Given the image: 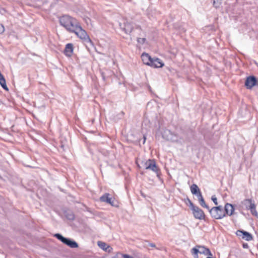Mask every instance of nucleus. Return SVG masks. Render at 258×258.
Instances as JSON below:
<instances>
[{
    "label": "nucleus",
    "instance_id": "1",
    "mask_svg": "<svg viewBox=\"0 0 258 258\" xmlns=\"http://www.w3.org/2000/svg\"><path fill=\"white\" fill-rule=\"evenodd\" d=\"M59 21L60 25L70 32L74 31V29L79 23L76 18L67 15L60 17Z\"/></svg>",
    "mask_w": 258,
    "mask_h": 258
},
{
    "label": "nucleus",
    "instance_id": "2",
    "mask_svg": "<svg viewBox=\"0 0 258 258\" xmlns=\"http://www.w3.org/2000/svg\"><path fill=\"white\" fill-rule=\"evenodd\" d=\"M74 31H72L71 33H74L79 38L83 40L84 42L92 44V41L90 39L86 31L81 26L80 23H79L77 25V26L74 29Z\"/></svg>",
    "mask_w": 258,
    "mask_h": 258
},
{
    "label": "nucleus",
    "instance_id": "3",
    "mask_svg": "<svg viewBox=\"0 0 258 258\" xmlns=\"http://www.w3.org/2000/svg\"><path fill=\"white\" fill-rule=\"evenodd\" d=\"M208 210L211 217L215 219H221L225 217L224 209L222 206L214 207Z\"/></svg>",
    "mask_w": 258,
    "mask_h": 258
},
{
    "label": "nucleus",
    "instance_id": "4",
    "mask_svg": "<svg viewBox=\"0 0 258 258\" xmlns=\"http://www.w3.org/2000/svg\"><path fill=\"white\" fill-rule=\"evenodd\" d=\"M191 253L194 255L195 258H198V253H200V254H203L205 255H212V252L208 248H207L204 246L199 245H196L195 247L192 248Z\"/></svg>",
    "mask_w": 258,
    "mask_h": 258
},
{
    "label": "nucleus",
    "instance_id": "5",
    "mask_svg": "<svg viewBox=\"0 0 258 258\" xmlns=\"http://www.w3.org/2000/svg\"><path fill=\"white\" fill-rule=\"evenodd\" d=\"M54 237L71 248H77L79 246L76 241L72 239L64 237L59 233L55 234Z\"/></svg>",
    "mask_w": 258,
    "mask_h": 258
},
{
    "label": "nucleus",
    "instance_id": "6",
    "mask_svg": "<svg viewBox=\"0 0 258 258\" xmlns=\"http://www.w3.org/2000/svg\"><path fill=\"white\" fill-rule=\"evenodd\" d=\"M162 137L167 141L173 142H178L179 141V137L177 135L168 129H166L163 131Z\"/></svg>",
    "mask_w": 258,
    "mask_h": 258
},
{
    "label": "nucleus",
    "instance_id": "7",
    "mask_svg": "<svg viewBox=\"0 0 258 258\" xmlns=\"http://www.w3.org/2000/svg\"><path fill=\"white\" fill-rule=\"evenodd\" d=\"M191 210L195 218L200 220H205V214L204 211L199 207L196 206Z\"/></svg>",
    "mask_w": 258,
    "mask_h": 258
},
{
    "label": "nucleus",
    "instance_id": "8",
    "mask_svg": "<svg viewBox=\"0 0 258 258\" xmlns=\"http://www.w3.org/2000/svg\"><path fill=\"white\" fill-rule=\"evenodd\" d=\"M146 169H150L157 174L158 176V172L159 171V168L156 165V164L154 160L149 159L145 164Z\"/></svg>",
    "mask_w": 258,
    "mask_h": 258
},
{
    "label": "nucleus",
    "instance_id": "9",
    "mask_svg": "<svg viewBox=\"0 0 258 258\" xmlns=\"http://www.w3.org/2000/svg\"><path fill=\"white\" fill-rule=\"evenodd\" d=\"M109 196L110 195L108 193H105L100 198V200L101 202L106 203L112 206H116L115 204V199Z\"/></svg>",
    "mask_w": 258,
    "mask_h": 258
},
{
    "label": "nucleus",
    "instance_id": "10",
    "mask_svg": "<svg viewBox=\"0 0 258 258\" xmlns=\"http://www.w3.org/2000/svg\"><path fill=\"white\" fill-rule=\"evenodd\" d=\"M236 234L238 236L241 237L246 241H250L252 239V235L247 231L238 230L236 231Z\"/></svg>",
    "mask_w": 258,
    "mask_h": 258
},
{
    "label": "nucleus",
    "instance_id": "11",
    "mask_svg": "<svg viewBox=\"0 0 258 258\" xmlns=\"http://www.w3.org/2000/svg\"><path fill=\"white\" fill-rule=\"evenodd\" d=\"M256 77L253 76H250L247 77L245 82V86L247 89H251L256 85Z\"/></svg>",
    "mask_w": 258,
    "mask_h": 258
},
{
    "label": "nucleus",
    "instance_id": "12",
    "mask_svg": "<svg viewBox=\"0 0 258 258\" xmlns=\"http://www.w3.org/2000/svg\"><path fill=\"white\" fill-rule=\"evenodd\" d=\"M163 66L164 63L160 59L157 57H153L149 66L154 68H162Z\"/></svg>",
    "mask_w": 258,
    "mask_h": 258
},
{
    "label": "nucleus",
    "instance_id": "13",
    "mask_svg": "<svg viewBox=\"0 0 258 258\" xmlns=\"http://www.w3.org/2000/svg\"><path fill=\"white\" fill-rule=\"evenodd\" d=\"M120 26L126 34L131 33L134 28L133 24L127 22L124 23L123 26L120 24Z\"/></svg>",
    "mask_w": 258,
    "mask_h": 258
},
{
    "label": "nucleus",
    "instance_id": "14",
    "mask_svg": "<svg viewBox=\"0 0 258 258\" xmlns=\"http://www.w3.org/2000/svg\"><path fill=\"white\" fill-rule=\"evenodd\" d=\"M224 211L225 215L231 216L233 214L234 208L232 204L226 203L225 205Z\"/></svg>",
    "mask_w": 258,
    "mask_h": 258
},
{
    "label": "nucleus",
    "instance_id": "15",
    "mask_svg": "<svg viewBox=\"0 0 258 258\" xmlns=\"http://www.w3.org/2000/svg\"><path fill=\"white\" fill-rule=\"evenodd\" d=\"M73 45L72 43H68L64 50V54L68 57L72 56L73 52Z\"/></svg>",
    "mask_w": 258,
    "mask_h": 258
},
{
    "label": "nucleus",
    "instance_id": "16",
    "mask_svg": "<svg viewBox=\"0 0 258 258\" xmlns=\"http://www.w3.org/2000/svg\"><path fill=\"white\" fill-rule=\"evenodd\" d=\"M141 57L143 63L149 66L153 57H151L148 53L145 52L143 53Z\"/></svg>",
    "mask_w": 258,
    "mask_h": 258
},
{
    "label": "nucleus",
    "instance_id": "17",
    "mask_svg": "<svg viewBox=\"0 0 258 258\" xmlns=\"http://www.w3.org/2000/svg\"><path fill=\"white\" fill-rule=\"evenodd\" d=\"M241 203L247 210L249 209L252 204H254V201L251 199H245L241 202Z\"/></svg>",
    "mask_w": 258,
    "mask_h": 258
},
{
    "label": "nucleus",
    "instance_id": "18",
    "mask_svg": "<svg viewBox=\"0 0 258 258\" xmlns=\"http://www.w3.org/2000/svg\"><path fill=\"white\" fill-rule=\"evenodd\" d=\"M64 214L66 218L69 220L72 221L75 218V215L72 211H65Z\"/></svg>",
    "mask_w": 258,
    "mask_h": 258
},
{
    "label": "nucleus",
    "instance_id": "19",
    "mask_svg": "<svg viewBox=\"0 0 258 258\" xmlns=\"http://www.w3.org/2000/svg\"><path fill=\"white\" fill-rule=\"evenodd\" d=\"M97 244L100 248L106 251H107V249L110 247L106 243L102 241H98Z\"/></svg>",
    "mask_w": 258,
    "mask_h": 258
},
{
    "label": "nucleus",
    "instance_id": "20",
    "mask_svg": "<svg viewBox=\"0 0 258 258\" xmlns=\"http://www.w3.org/2000/svg\"><path fill=\"white\" fill-rule=\"evenodd\" d=\"M190 188L191 194L194 195L197 194L200 191L199 187L196 184H192Z\"/></svg>",
    "mask_w": 258,
    "mask_h": 258
},
{
    "label": "nucleus",
    "instance_id": "21",
    "mask_svg": "<svg viewBox=\"0 0 258 258\" xmlns=\"http://www.w3.org/2000/svg\"><path fill=\"white\" fill-rule=\"evenodd\" d=\"M0 85H1L2 87L5 90L8 91L9 89L7 86L6 80L4 78V77H2L0 79Z\"/></svg>",
    "mask_w": 258,
    "mask_h": 258
},
{
    "label": "nucleus",
    "instance_id": "22",
    "mask_svg": "<svg viewBox=\"0 0 258 258\" xmlns=\"http://www.w3.org/2000/svg\"><path fill=\"white\" fill-rule=\"evenodd\" d=\"M248 210L250 211V212L252 215L255 217H258V213L256 210V207L254 204H252Z\"/></svg>",
    "mask_w": 258,
    "mask_h": 258
},
{
    "label": "nucleus",
    "instance_id": "23",
    "mask_svg": "<svg viewBox=\"0 0 258 258\" xmlns=\"http://www.w3.org/2000/svg\"><path fill=\"white\" fill-rule=\"evenodd\" d=\"M199 203H200V205H201L202 207H204V208H206V209H208V210H209L210 208H209V206H208L206 204V203H205V200H204V198H202V199H200V200H199Z\"/></svg>",
    "mask_w": 258,
    "mask_h": 258
},
{
    "label": "nucleus",
    "instance_id": "24",
    "mask_svg": "<svg viewBox=\"0 0 258 258\" xmlns=\"http://www.w3.org/2000/svg\"><path fill=\"white\" fill-rule=\"evenodd\" d=\"M211 1L214 7L216 8L219 7L221 4L220 0H211Z\"/></svg>",
    "mask_w": 258,
    "mask_h": 258
},
{
    "label": "nucleus",
    "instance_id": "25",
    "mask_svg": "<svg viewBox=\"0 0 258 258\" xmlns=\"http://www.w3.org/2000/svg\"><path fill=\"white\" fill-rule=\"evenodd\" d=\"M187 201L188 203H186V204L188 205L190 210H192L194 208H195L196 206L192 203V202L188 198H187Z\"/></svg>",
    "mask_w": 258,
    "mask_h": 258
},
{
    "label": "nucleus",
    "instance_id": "26",
    "mask_svg": "<svg viewBox=\"0 0 258 258\" xmlns=\"http://www.w3.org/2000/svg\"><path fill=\"white\" fill-rule=\"evenodd\" d=\"M146 40V39L145 38H138L137 39L138 42L141 44H143L145 42Z\"/></svg>",
    "mask_w": 258,
    "mask_h": 258
},
{
    "label": "nucleus",
    "instance_id": "27",
    "mask_svg": "<svg viewBox=\"0 0 258 258\" xmlns=\"http://www.w3.org/2000/svg\"><path fill=\"white\" fill-rule=\"evenodd\" d=\"M211 200H212V201L214 202V203L216 205H218L217 199V198L215 196H212V198H211Z\"/></svg>",
    "mask_w": 258,
    "mask_h": 258
},
{
    "label": "nucleus",
    "instance_id": "28",
    "mask_svg": "<svg viewBox=\"0 0 258 258\" xmlns=\"http://www.w3.org/2000/svg\"><path fill=\"white\" fill-rule=\"evenodd\" d=\"M195 195L197 197L198 200L203 198L201 191H200L197 194H196Z\"/></svg>",
    "mask_w": 258,
    "mask_h": 258
},
{
    "label": "nucleus",
    "instance_id": "29",
    "mask_svg": "<svg viewBox=\"0 0 258 258\" xmlns=\"http://www.w3.org/2000/svg\"><path fill=\"white\" fill-rule=\"evenodd\" d=\"M5 31L4 26L2 24H0V34H2Z\"/></svg>",
    "mask_w": 258,
    "mask_h": 258
},
{
    "label": "nucleus",
    "instance_id": "30",
    "mask_svg": "<svg viewBox=\"0 0 258 258\" xmlns=\"http://www.w3.org/2000/svg\"><path fill=\"white\" fill-rule=\"evenodd\" d=\"M123 258H134L133 256H130L128 254H122Z\"/></svg>",
    "mask_w": 258,
    "mask_h": 258
},
{
    "label": "nucleus",
    "instance_id": "31",
    "mask_svg": "<svg viewBox=\"0 0 258 258\" xmlns=\"http://www.w3.org/2000/svg\"><path fill=\"white\" fill-rule=\"evenodd\" d=\"M242 247L244 248H247L248 247V244L247 243H243L242 244Z\"/></svg>",
    "mask_w": 258,
    "mask_h": 258
},
{
    "label": "nucleus",
    "instance_id": "32",
    "mask_svg": "<svg viewBox=\"0 0 258 258\" xmlns=\"http://www.w3.org/2000/svg\"><path fill=\"white\" fill-rule=\"evenodd\" d=\"M149 245L150 246L152 247H156L155 244L154 243H150L149 244Z\"/></svg>",
    "mask_w": 258,
    "mask_h": 258
},
{
    "label": "nucleus",
    "instance_id": "33",
    "mask_svg": "<svg viewBox=\"0 0 258 258\" xmlns=\"http://www.w3.org/2000/svg\"><path fill=\"white\" fill-rule=\"evenodd\" d=\"M123 115H124V112H123V111H121V112L119 113V115L120 116H119V118H122V117H123Z\"/></svg>",
    "mask_w": 258,
    "mask_h": 258
},
{
    "label": "nucleus",
    "instance_id": "34",
    "mask_svg": "<svg viewBox=\"0 0 258 258\" xmlns=\"http://www.w3.org/2000/svg\"><path fill=\"white\" fill-rule=\"evenodd\" d=\"M144 138V140H143V144H145V142H146V137H145V136H144V138Z\"/></svg>",
    "mask_w": 258,
    "mask_h": 258
},
{
    "label": "nucleus",
    "instance_id": "35",
    "mask_svg": "<svg viewBox=\"0 0 258 258\" xmlns=\"http://www.w3.org/2000/svg\"><path fill=\"white\" fill-rule=\"evenodd\" d=\"M141 195H142V196H143V197H145V195H144L143 194H142V193H141Z\"/></svg>",
    "mask_w": 258,
    "mask_h": 258
},
{
    "label": "nucleus",
    "instance_id": "36",
    "mask_svg": "<svg viewBox=\"0 0 258 258\" xmlns=\"http://www.w3.org/2000/svg\"><path fill=\"white\" fill-rule=\"evenodd\" d=\"M61 148H63V147H64V146H63V145H61Z\"/></svg>",
    "mask_w": 258,
    "mask_h": 258
}]
</instances>
